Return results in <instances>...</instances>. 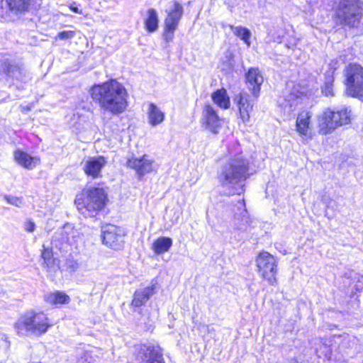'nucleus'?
Wrapping results in <instances>:
<instances>
[{"mask_svg":"<svg viewBox=\"0 0 363 363\" xmlns=\"http://www.w3.org/2000/svg\"><path fill=\"white\" fill-rule=\"evenodd\" d=\"M1 69L8 77L13 79L26 82L28 78L24 69L8 62H5L1 65Z\"/></svg>","mask_w":363,"mask_h":363,"instance_id":"19","label":"nucleus"},{"mask_svg":"<svg viewBox=\"0 0 363 363\" xmlns=\"http://www.w3.org/2000/svg\"><path fill=\"white\" fill-rule=\"evenodd\" d=\"M14 158L19 165L27 169H33L40 163V157H33L20 150L15 151Z\"/></svg>","mask_w":363,"mask_h":363,"instance_id":"18","label":"nucleus"},{"mask_svg":"<svg viewBox=\"0 0 363 363\" xmlns=\"http://www.w3.org/2000/svg\"><path fill=\"white\" fill-rule=\"evenodd\" d=\"M223 119L220 118L211 105H206L202 113L203 126L213 134H218L222 127Z\"/></svg>","mask_w":363,"mask_h":363,"instance_id":"11","label":"nucleus"},{"mask_svg":"<svg viewBox=\"0 0 363 363\" xmlns=\"http://www.w3.org/2000/svg\"><path fill=\"white\" fill-rule=\"evenodd\" d=\"M311 114L309 112H302L298 114L296 126V130L301 136H305L306 138L311 137L310 133V121H311Z\"/></svg>","mask_w":363,"mask_h":363,"instance_id":"20","label":"nucleus"},{"mask_svg":"<svg viewBox=\"0 0 363 363\" xmlns=\"http://www.w3.org/2000/svg\"><path fill=\"white\" fill-rule=\"evenodd\" d=\"M147 114L148 122L152 126L160 124L164 119V113L153 103L148 104Z\"/></svg>","mask_w":363,"mask_h":363,"instance_id":"23","label":"nucleus"},{"mask_svg":"<svg viewBox=\"0 0 363 363\" xmlns=\"http://www.w3.org/2000/svg\"><path fill=\"white\" fill-rule=\"evenodd\" d=\"M103 244L114 250H120L124 247L125 233L120 227L108 224L101 228Z\"/></svg>","mask_w":363,"mask_h":363,"instance_id":"10","label":"nucleus"},{"mask_svg":"<svg viewBox=\"0 0 363 363\" xmlns=\"http://www.w3.org/2000/svg\"><path fill=\"white\" fill-rule=\"evenodd\" d=\"M172 241L171 238L162 237L157 239L152 245L153 250L156 254H162L167 252L172 246Z\"/></svg>","mask_w":363,"mask_h":363,"instance_id":"30","label":"nucleus"},{"mask_svg":"<svg viewBox=\"0 0 363 363\" xmlns=\"http://www.w3.org/2000/svg\"><path fill=\"white\" fill-rule=\"evenodd\" d=\"M41 257L43 259V266L46 268L48 271H55L59 268V261L53 257V252L51 248L45 247V245H43Z\"/></svg>","mask_w":363,"mask_h":363,"instance_id":"21","label":"nucleus"},{"mask_svg":"<svg viewBox=\"0 0 363 363\" xmlns=\"http://www.w3.org/2000/svg\"><path fill=\"white\" fill-rule=\"evenodd\" d=\"M69 8L70 9L71 11H72L73 12H74L76 13L83 14L82 10L79 9L77 7L76 2H72V4H70V5L69 6Z\"/></svg>","mask_w":363,"mask_h":363,"instance_id":"37","label":"nucleus"},{"mask_svg":"<svg viewBox=\"0 0 363 363\" xmlns=\"http://www.w3.org/2000/svg\"><path fill=\"white\" fill-rule=\"evenodd\" d=\"M323 345L325 347H329V346L328 345V344H327L325 342H323Z\"/></svg>","mask_w":363,"mask_h":363,"instance_id":"39","label":"nucleus"},{"mask_svg":"<svg viewBox=\"0 0 363 363\" xmlns=\"http://www.w3.org/2000/svg\"><path fill=\"white\" fill-rule=\"evenodd\" d=\"M351 110L342 106L338 108H328L318 116V133L326 135L337 128L350 123Z\"/></svg>","mask_w":363,"mask_h":363,"instance_id":"4","label":"nucleus"},{"mask_svg":"<svg viewBox=\"0 0 363 363\" xmlns=\"http://www.w3.org/2000/svg\"><path fill=\"white\" fill-rule=\"evenodd\" d=\"M333 341L339 344L340 348L346 352L347 349L352 348L354 346L356 340L348 334H344L342 335H334Z\"/></svg>","mask_w":363,"mask_h":363,"instance_id":"28","label":"nucleus"},{"mask_svg":"<svg viewBox=\"0 0 363 363\" xmlns=\"http://www.w3.org/2000/svg\"><path fill=\"white\" fill-rule=\"evenodd\" d=\"M325 96H333V91L332 88V84L330 82H327L325 85V88L323 91Z\"/></svg>","mask_w":363,"mask_h":363,"instance_id":"34","label":"nucleus"},{"mask_svg":"<svg viewBox=\"0 0 363 363\" xmlns=\"http://www.w3.org/2000/svg\"><path fill=\"white\" fill-rule=\"evenodd\" d=\"M347 95L363 101V67L357 63H350L344 69Z\"/></svg>","mask_w":363,"mask_h":363,"instance_id":"7","label":"nucleus"},{"mask_svg":"<svg viewBox=\"0 0 363 363\" xmlns=\"http://www.w3.org/2000/svg\"><path fill=\"white\" fill-rule=\"evenodd\" d=\"M249 161L242 154L227 159L219 168L217 178L225 194L240 195L249 177Z\"/></svg>","mask_w":363,"mask_h":363,"instance_id":"2","label":"nucleus"},{"mask_svg":"<svg viewBox=\"0 0 363 363\" xmlns=\"http://www.w3.org/2000/svg\"><path fill=\"white\" fill-rule=\"evenodd\" d=\"M25 230L29 233H32L35 230V223L31 221V220H28L26 223H25V227H24Z\"/></svg>","mask_w":363,"mask_h":363,"instance_id":"35","label":"nucleus"},{"mask_svg":"<svg viewBox=\"0 0 363 363\" xmlns=\"http://www.w3.org/2000/svg\"><path fill=\"white\" fill-rule=\"evenodd\" d=\"M76 35L74 30H63L57 34V38L60 40H68L73 38Z\"/></svg>","mask_w":363,"mask_h":363,"instance_id":"32","label":"nucleus"},{"mask_svg":"<svg viewBox=\"0 0 363 363\" xmlns=\"http://www.w3.org/2000/svg\"><path fill=\"white\" fill-rule=\"evenodd\" d=\"M50 325L44 313L29 310L17 320L15 329L21 335H41L47 332Z\"/></svg>","mask_w":363,"mask_h":363,"instance_id":"3","label":"nucleus"},{"mask_svg":"<svg viewBox=\"0 0 363 363\" xmlns=\"http://www.w3.org/2000/svg\"><path fill=\"white\" fill-rule=\"evenodd\" d=\"M44 298L47 303L52 305L65 304L70 301L69 296L62 291L48 293L45 295Z\"/></svg>","mask_w":363,"mask_h":363,"instance_id":"25","label":"nucleus"},{"mask_svg":"<svg viewBox=\"0 0 363 363\" xmlns=\"http://www.w3.org/2000/svg\"><path fill=\"white\" fill-rule=\"evenodd\" d=\"M278 259L267 252H262L256 259V264L261 277L272 285L277 283Z\"/></svg>","mask_w":363,"mask_h":363,"instance_id":"8","label":"nucleus"},{"mask_svg":"<svg viewBox=\"0 0 363 363\" xmlns=\"http://www.w3.org/2000/svg\"><path fill=\"white\" fill-rule=\"evenodd\" d=\"M237 208L240 211V218H235L234 221L235 227L240 232H247L251 228L252 221L247 215L243 199L238 201Z\"/></svg>","mask_w":363,"mask_h":363,"instance_id":"17","label":"nucleus"},{"mask_svg":"<svg viewBox=\"0 0 363 363\" xmlns=\"http://www.w3.org/2000/svg\"><path fill=\"white\" fill-rule=\"evenodd\" d=\"M235 100L237 102L240 118L242 122H248L250 118V113L253 108V103L250 99L249 94L245 92H241L236 96Z\"/></svg>","mask_w":363,"mask_h":363,"instance_id":"16","label":"nucleus"},{"mask_svg":"<svg viewBox=\"0 0 363 363\" xmlns=\"http://www.w3.org/2000/svg\"><path fill=\"white\" fill-rule=\"evenodd\" d=\"M5 199L10 204L20 207L23 204V201L21 198L12 196H6Z\"/></svg>","mask_w":363,"mask_h":363,"instance_id":"33","label":"nucleus"},{"mask_svg":"<svg viewBox=\"0 0 363 363\" xmlns=\"http://www.w3.org/2000/svg\"><path fill=\"white\" fill-rule=\"evenodd\" d=\"M94 350H86L83 356L81 357L79 359L80 363H83L84 362H86L87 363H94L95 362L96 355L93 354Z\"/></svg>","mask_w":363,"mask_h":363,"instance_id":"31","label":"nucleus"},{"mask_svg":"<svg viewBox=\"0 0 363 363\" xmlns=\"http://www.w3.org/2000/svg\"><path fill=\"white\" fill-rule=\"evenodd\" d=\"M106 194L102 188L94 187L77 196L75 205L85 217L95 216L105 206Z\"/></svg>","mask_w":363,"mask_h":363,"instance_id":"6","label":"nucleus"},{"mask_svg":"<svg viewBox=\"0 0 363 363\" xmlns=\"http://www.w3.org/2000/svg\"><path fill=\"white\" fill-rule=\"evenodd\" d=\"M154 294V286H150L146 288L135 291L132 301V306L140 307L144 305Z\"/></svg>","mask_w":363,"mask_h":363,"instance_id":"22","label":"nucleus"},{"mask_svg":"<svg viewBox=\"0 0 363 363\" xmlns=\"http://www.w3.org/2000/svg\"><path fill=\"white\" fill-rule=\"evenodd\" d=\"M181 16L182 11L180 10L179 4H175L174 11L170 12L165 19V29L163 38L166 42H169L172 40L174 32L177 27Z\"/></svg>","mask_w":363,"mask_h":363,"instance_id":"14","label":"nucleus"},{"mask_svg":"<svg viewBox=\"0 0 363 363\" xmlns=\"http://www.w3.org/2000/svg\"><path fill=\"white\" fill-rule=\"evenodd\" d=\"M30 0H2L0 3V18L13 21L29 11Z\"/></svg>","mask_w":363,"mask_h":363,"instance_id":"9","label":"nucleus"},{"mask_svg":"<svg viewBox=\"0 0 363 363\" xmlns=\"http://www.w3.org/2000/svg\"><path fill=\"white\" fill-rule=\"evenodd\" d=\"M126 165L128 167L135 169L139 178L153 169V161L147 155H144L139 159L135 157L128 159Z\"/></svg>","mask_w":363,"mask_h":363,"instance_id":"13","label":"nucleus"},{"mask_svg":"<svg viewBox=\"0 0 363 363\" xmlns=\"http://www.w3.org/2000/svg\"><path fill=\"white\" fill-rule=\"evenodd\" d=\"M330 353H331L330 350H329L325 353V356H326V357H328V356L330 355Z\"/></svg>","mask_w":363,"mask_h":363,"instance_id":"38","label":"nucleus"},{"mask_svg":"<svg viewBox=\"0 0 363 363\" xmlns=\"http://www.w3.org/2000/svg\"><path fill=\"white\" fill-rule=\"evenodd\" d=\"M145 28L150 33H155L159 27V17L155 9H149L147 11V16L144 20Z\"/></svg>","mask_w":363,"mask_h":363,"instance_id":"24","label":"nucleus"},{"mask_svg":"<svg viewBox=\"0 0 363 363\" xmlns=\"http://www.w3.org/2000/svg\"><path fill=\"white\" fill-rule=\"evenodd\" d=\"M145 363H164L162 354L160 349L147 347L145 352Z\"/></svg>","mask_w":363,"mask_h":363,"instance_id":"27","label":"nucleus"},{"mask_svg":"<svg viewBox=\"0 0 363 363\" xmlns=\"http://www.w3.org/2000/svg\"><path fill=\"white\" fill-rule=\"evenodd\" d=\"M106 163L107 160L103 156L89 157L84 164L83 169L88 177L96 179L101 176V169Z\"/></svg>","mask_w":363,"mask_h":363,"instance_id":"12","label":"nucleus"},{"mask_svg":"<svg viewBox=\"0 0 363 363\" xmlns=\"http://www.w3.org/2000/svg\"><path fill=\"white\" fill-rule=\"evenodd\" d=\"M211 98L213 102L221 108L228 109L230 107V99L225 89L217 90L212 94Z\"/></svg>","mask_w":363,"mask_h":363,"instance_id":"26","label":"nucleus"},{"mask_svg":"<svg viewBox=\"0 0 363 363\" xmlns=\"http://www.w3.org/2000/svg\"><path fill=\"white\" fill-rule=\"evenodd\" d=\"M246 82L249 89L253 96L257 98L259 94L260 86L264 82V77L258 68H250L245 74Z\"/></svg>","mask_w":363,"mask_h":363,"instance_id":"15","label":"nucleus"},{"mask_svg":"<svg viewBox=\"0 0 363 363\" xmlns=\"http://www.w3.org/2000/svg\"><path fill=\"white\" fill-rule=\"evenodd\" d=\"M90 94L101 110L112 115L123 113L128 105L127 90L116 79L94 84L90 89Z\"/></svg>","mask_w":363,"mask_h":363,"instance_id":"1","label":"nucleus"},{"mask_svg":"<svg viewBox=\"0 0 363 363\" xmlns=\"http://www.w3.org/2000/svg\"><path fill=\"white\" fill-rule=\"evenodd\" d=\"M333 10L335 22L350 28H357L362 17L363 7L359 0H340Z\"/></svg>","mask_w":363,"mask_h":363,"instance_id":"5","label":"nucleus"},{"mask_svg":"<svg viewBox=\"0 0 363 363\" xmlns=\"http://www.w3.org/2000/svg\"><path fill=\"white\" fill-rule=\"evenodd\" d=\"M286 101L289 103L290 108L295 107L298 104V98H293L292 96H289V99H286Z\"/></svg>","mask_w":363,"mask_h":363,"instance_id":"36","label":"nucleus"},{"mask_svg":"<svg viewBox=\"0 0 363 363\" xmlns=\"http://www.w3.org/2000/svg\"><path fill=\"white\" fill-rule=\"evenodd\" d=\"M229 27L235 35L243 40L247 47L250 46V38L252 34L248 28L242 26H234L232 25H230Z\"/></svg>","mask_w":363,"mask_h":363,"instance_id":"29","label":"nucleus"}]
</instances>
